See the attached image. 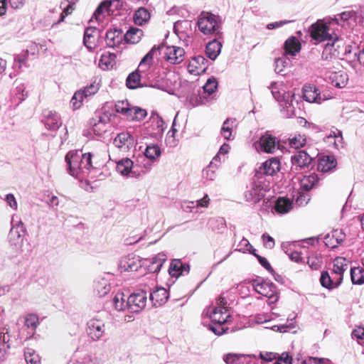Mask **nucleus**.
<instances>
[{"label":"nucleus","mask_w":364,"mask_h":364,"mask_svg":"<svg viewBox=\"0 0 364 364\" xmlns=\"http://www.w3.org/2000/svg\"><path fill=\"white\" fill-rule=\"evenodd\" d=\"M338 26V19L328 21L327 23L318 21L311 27V36L318 42L328 41L323 48L321 58L324 60H331L333 58H337L339 52L335 48L336 42L339 39L338 33H336L334 26Z\"/></svg>","instance_id":"obj_1"},{"label":"nucleus","mask_w":364,"mask_h":364,"mask_svg":"<svg viewBox=\"0 0 364 364\" xmlns=\"http://www.w3.org/2000/svg\"><path fill=\"white\" fill-rule=\"evenodd\" d=\"M92 155L82 151H69L65 156L68 173L73 177L82 180L87 177L92 168Z\"/></svg>","instance_id":"obj_2"},{"label":"nucleus","mask_w":364,"mask_h":364,"mask_svg":"<svg viewBox=\"0 0 364 364\" xmlns=\"http://www.w3.org/2000/svg\"><path fill=\"white\" fill-rule=\"evenodd\" d=\"M197 25L199 31L204 35L220 37L222 34L220 17L211 13L202 12L198 17Z\"/></svg>","instance_id":"obj_3"},{"label":"nucleus","mask_w":364,"mask_h":364,"mask_svg":"<svg viewBox=\"0 0 364 364\" xmlns=\"http://www.w3.org/2000/svg\"><path fill=\"white\" fill-rule=\"evenodd\" d=\"M301 97L296 95L291 91L283 92V99L279 102L281 106V112L286 118H291L297 117L301 113L300 100Z\"/></svg>","instance_id":"obj_4"},{"label":"nucleus","mask_w":364,"mask_h":364,"mask_svg":"<svg viewBox=\"0 0 364 364\" xmlns=\"http://www.w3.org/2000/svg\"><path fill=\"white\" fill-rule=\"evenodd\" d=\"M11 224V228L8 235L9 242L11 246L16 248L21 247L26 232V228L23 222L18 220L16 215L12 216Z\"/></svg>","instance_id":"obj_5"},{"label":"nucleus","mask_w":364,"mask_h":364,"mask_svg":"<svg viewBox=\"0 0 364 364\" xmlns=\"http://www.w3.org/2000/svg\"><path fill=\"white\" fill-rule=\"evenodd\" d=\"M147 293L144 290H137L127 298L128 310L132 313L140 312L146 304Z\"/></svg>","instance_id":"obj_6"},{"label":"nucleus","mask_w":364,"mask_h":364,"mask_svg":"<svg viewBox=\"0 0 364 364\" xmlns=\"http://www.w3.org/2000/svg\"><path fill=\"white\" fill-rule=\"evenodd\" d=\"M164 48V44L154 46L141 59L138 68L136 70L141 75H144V78L150 79V69L152 63L154 54L158 50L161 53V50Z\"/></svg>","instance_id":"obj_7"},{"label":"nucleus","mask_w":364,"mask_h":364,"mask_svg":"<svg viewBox=\"0 0 364 364\" xmlns=\"http://www.w3.org/2000/svg\"><path fill=\"white\" fill-rule=\"evenodd\" d=\"M252 285L254 289L258 294L269 299H274V301L278 300L277 289L272 282L264 280L258 282V280L256 279L253 281Z\"/></svg>","instance_id":"obj_8"},{"label":"nucleus","mask_w":364,"mask_h":364,"mask_svg":"<svg viewBox=\"0 0 364 364\" xmlns=\"http://www.w3.org/2000/svg\"><path fill=\"white\" fill-rule=\"evenodd\" d=\"M312 160V158L305 151H298L291 156V171L296 173L303 168H309Z\"/></svg>","instance_id":"obj_9"},{"label":"nucleus","mask_w":364,"mask_h":364,"mask_svg":"<svg viewBox=\"0 0 364 364\" xmlns=\"http://www.w3.org/2000/svg\"><path fill=\"white\" fill-rule=\"evenodd\" d=\"M302 97L308 102L321 104L328 98L321 95L318 88L312 84H306L302 89Z\"/></svg>","instance_id":"obj_10"},{"label":"nucleus","mask_w":364,"mask_h":364,"mask_svg":"<svg viewBox=\"0 0 364 364\" xmlns=\"http://www.w3.org/2000/svg\"><path fill=\"white\" fill-rule=\"evenodd\" d=\"M87 334L93 341H99L105 333V323L97 318L90 319L87 323Z\"/></svg>","instance_id":"obj_11"},{"label":"nucleus","mask_w":364,"mask_h":364,"mask_svg":"<svg viewBox=\"0 0 364 364\" xmlns=\"http://www.w3.org/2000/svg\"><path fill=\"white\" fill-rule=\"evenodd\" d=\"M116 169L122 176L138 177L140 175L138 166L134 165V162L128 158L122 159L118 161Z\"/></svg>","instance_id":"obj_12"},{"label":"nucleus","mask_w":364,"mask_h":364,"mask_svg":"<svg viewBox=\"0 0 364 364\" xmlns=\"http://www.w3.org/2000/svg\"><path fill=\"white\" fill-rule=\"evenodd\" d=\"M41 122L48 130L55 131L62 125L60 117L56 112L48 109L43 110Z\"/></svg>","instance_id":"obj_13"},{"label":"nucleus","mask_w":364,"mask_h":364,"mask_svg":"<svg viewBox=\"0 0 364 364\" xmlns=\"http://www.w3.org/2000/svg\"><path fill=\"white\" fill-rule=\"evenodd\" d=\"M143 264L144 262L139 256L131 254L121 259L119 267L123 271L136 272Z\"/></svg>","instance_id":"obj_14"},{"label":"nucleus","mask_w":364,"mask_h":364,"mask_svg":"<svg viewBox=\"0 0 364 364\" xmlns=\"http://www.w3.org/2000/svg\"><path fill=\"white\" fill-rule=\"evenodd\" d=\"M346 235L343 230L336 229L326 234L323 238V242L327 247L334 249L342 243Z\"/></svg>","instance_id":"obj_15"},{"label":"nucleus","mask_w":364,"mask_h":364,"mask_svg":"<svg viewBox=\"0 0 364 364\" xmlns=\"http://www.w3.org/2000/svg\"><path fill=\"white\" fill-rule=\"evenodd\" d=\"M123 40H124L123 31L120 28H110L106 33L105 42L109 48H115L119 46Z\"/></svg>","instance_id":"obj_16"},{"label":"nucleus","mask_w":364,"mask_h":364,"mask_svg":"<svg viewBox=\"0 0 364 364\" xmlns=\"http://www.w3.org/2000/svg\"><path fill=\"white\" fill-rule=\"evenodd\" d=\"M184 49L176 46H167L164 52L166 60L172 64H179L183 60Z\"/></svg>","instance_id":"obj_17"},{"label":"nucleus","mask_w":364,"mask_h":364,"mask_svg":"<svg viewBox=\"0 0 364 364\" xmlns=\"http://www.w3.org/2000/svg\"><path fill=\"white\" fill-rule=\"evenodd\" d=\"M279 144V141L272 134L266 133L259 140V146L261 151L273 153Z\"/></svg>","instance_id":"obj_18"},{"label":"nucleus","mask_w":364,"mask_h":364,"mask_svg":"<svg viewBox=\"0 0 364 364\" xmlns=\"http://www.w3.org/2000/svg\"><path fill=\"white\" fill-rule=\"evenodd\" d=\"M166 259V255L164 252H160L151 259H145L143 262L149 263L147 269L149 272L157 273L160 271Z\"/></svg>","instance_id":"obj_19"},{"label":"nucleus","mask_w":364,"mask_h":364,"mask_svg":"<svg viewBox=\"0 0 364 364\" xmlns=\"http://www.w3.org/2000/svg\"><path fill=\"white\" fill-rule=\"evenodd\" d=\"M264 196L265 190L257 184H252L245 193L246 200L254 203H259L264 198Z\"/></svg>","instance_id":"obj_20"},{"label":"nucleus","mask_w":364,"mask_h":364,"mask_svg":"<svg viewBox=\"0 0 364 364\" xmlns=\"http://www.w3.org/2000/svg\"><path fill=\"white\" fill-rule=\"evenodd\" d=\"M190 266L188 264L183 263L181 259H174L171 261L168 273L171 277H178L181 275L188 274Z\"/></svg>","instance_id":"obj_21"},{"label":"nucleus","mask_w":364,"mask_h":364,"mask_svg":"<svg viewBox=\"0 0 364 364\" xmlns=\"http://www.w3.org/2000/svg\"><path fill=\"white\" fill-rule=\"evenodd\" d=\"M328 82L334 87L343 88L346 86L348 75L343 71L330 72L328 76Z\"/></svg>","instance_id":"obj_22"},{"label":"nucleus","mask_w":364,"mask_h":364,"mask_svg":"<svg viewBox=\"0 0 364 364\" xmlns=\"http://www.w3.org/2000/svg\"><path fill=\"white\" fill-rule=\"evenodd\" d=\"M280 170V161L277 158H272L264 161L259 168V172L268 175L273 176L275 173Z\"/></svg>","instance_id":"obj_23"},{"label":"nucleus","mask_w":364,"mask_h":364,"mask_svg":"<svg viewBox=\"0 0 364 364\" xmlns=\"http://www.w3.org/2000/svg\"><path fill=\"white\" fill-rule=\"evenodd\" d=\"M39 325L38 316L35 314H28L25 316L24 326L27 329L26 340L32 338Z\"/></svg>","instance_id":"obj_24"},{"label":"nucleus","mask_w":364,"mask_h":364,"mask_svg":"<svg viewBox=\"0 0 364 364\" xmlns=\"http://www.w3.org/2000/svg\"><path fill=\"white\" fill-rule=\"evenodd\" d=\"M169 294L164 287L156 288L154 291L150 292L149 299L153 306H157L164 304L168 299Z\"/></svg>","instance_id":"obj_25"},{"label":"nucleus","mask_w":364,"mask_h":364,"mask_svg":"<svg viewBox=\"0 0 364 364\" xmlns=\"http://www.w3.org/2000/svg\"><path fill=\"white\" fill-rule=\"evenodd\" d=\"M254 355L229 353L223 356L226 364H247Z\"/></svg>","instance_id":"obj_26"},{"label":"nucleus","mask_w":364,"mask_h":364,"mask_svg":"<svg viewBox=\"0 0 364 364\" xmlns=\"http://www.w3.org/2000/svg\"><path fill=\"white\" fill-rule=\"evenodd\" d=\"M134 143V139L129 132H122L117 135L114 144L118 148L129 149Z\"/></svg>","instance_id":"obj_27"},{"label":"nucleus","mask_w":364,"mask_h":364,"mask_svg":"<svg viewBox=\"0 0 364 364\" xmlns=\"http://www.w3.org/2000/svg\"><path fill=\"white\" fill-rule=\"evenodd\" d=\"M207 314L211 319L212 322L224 324L227 322L230 314L227 311H222L220 307H213L208 310Z\"/></svg>","instance_id":"obj_28"},{"label":"nucleus","mask_w":364,"mask_h":364,"mask_svg":"<svg viewBox=\"0 0 364 364\" xmlns=\"http://www.w3.org/2000/svg\"><path fill=\"white\" fill-rule=\"evenodd\" d=\"M284 53L286 55L294 56L301 50V43L295 36H291L286 40L284 44Z\"/></svg>","instance_id":"obj_29"},{"label":"nucleus","mask_w":364,"mask_h":364,"mask_svg":"<svg viewBox=\"0 0 364 364\" xmlns=\"http://www.w3.org/2000/svg\"><path fill=\"white\" fill-rule=\"evenodd\" d=\"M336 159L331 156H323L318 159L317 169L318 171L330 172L336 166Z\"/></svg>","instance_id":"obj_30"},{"label":"nucleus","mask_w":364,"mask_h":364,"mask_svg":"<svg viewBox=\"0 0 364 364\" xmlns=\"http://www.w3.org/2000/svg\"><path fill=\"white\" fill-rule=\"evenodd\" d=\"M100 31L95 27H88L85 29L83 37V43L87 49L93 50L96 47L95 36L99 33Z\"/></svg>","instance_id":"obj_31"},{"label":"nucleus","mask_w":364,"mask_h":364,"mask_svg":"<svg viewBox=\"0 0 364 364\" xmlns=\"http://www.w3.org/2000/svg\"><path fill=\"white\" fill-rule=\"evenodd\" d=\"M292 201L284 197H279L275 201L274 210L279 214H286L292 208Z\"/></svg>","instance_id":"obj_32"},{"label":"nucleus","mask_w":364,"mask_h":364,"mask_svg":"<svg viewBox=\"0 0 364 364\" xmlns=\"http://www.w3.org/2000/svg\"><path fill=\"white\" fill-rule=\"evenodd\" d=\"M222 44L216 38L209 41L205 48L206 55L212 60H215L220 53Z\"/></svg>","instance_id":"obj_33"},{"label":"nucleus","mask_w":364,"mask_h":364,"mask_svg":"<svg viewBox=\"0 0 364 364\" xmlns=\"http://www.w3.org/2000/svg\"><path fill=\"white\" fill-rule=\"evenodd\" d=\"M116 54L109 52H105L100 57L99 66L102 70L112 69L116 64Z\"/></svg>","instance_id":"obj_34"},{"label":"nucleus","mask_w":364,"mask_h":364,"mask_svg":"<svg viewBox=\"0 0 364 364\" xmlns=\"http://www.w3.org/2000/svg\"><path fill=\"white\" fill-rule=\"evenodd\" d=\"M143 79L144 75L135 70L128 75L126 80V85L129 89H136L144 85L146 86V83H141Z\"/></svg>","instance_id":"obj_35"},{"label":"nucleus","mask_w":364,"mask_h":364,"mask_svg":"<svg viewBox=\"0 0 364 364\" xmlns=\"http://www.w3.org/2000/svg\"><path fill=\"white\" fill-rule=\"evenodd\" d=\"M9 341L10 336L8 333V330L4 328L0 331V361L5 359V354L10 348Z\"/></svg>","instance_id":"obj_36"},{"label":"nucleus","mask_w":364,"mask_h":364,"mask_svg":"<svg viewBox=\"0 0 364 364\" xmlns=\"http://www.w3.org/2000/svg\"><path fill=\"white\" fill-rule=\"evenodd\" d=\"M143 33L144 32L141 29L131 27L124 35V41L129 43H137L141 40Z\"/></svg>","instance_id":"obj_37"},{"label":"nucleus","mask_w":364,"mask_h":364,"mask_svg":"<svg viewBox=\"0 0 364 364\" xmlns=\"http://www.w3.org/2000/svg\"><path fill=\"white\" fill-rule=\"evenodd\" d=\"M318 183V177L316 174L312 173L305 176L300 181V187L302 191L308 193L309 191L314 188Z\"/></svg>","instance_id":"obj_38"},{"label":"nucleus","mask_w":364,"mask_h":364,"mask_svg":"<svg viewBox=\"0 0 364 364\" xmlns=\"http://www.w3.org/2000/svg\"><path fill=\"white\" fill-rule=\"evenodd\" d=\"M114 3L117 4L116 8L122 6L120 4V0H104L97 7L92 18H95L97 21L103 12L107 11Z\"/></svg>","instance_id":"obj_39"},{"label":"nucleus","mask_w":364,"mask_h":364,"mask_svg":"<svg viewBox=\"0 0 364 364\" xmlns=\"http://www.w3.org/2000/svg\"><path fill=\"white\" fill-rule=\"evenodd\" d=\"M193 67L199 73L200 72H205L208 67V61L203 55H197L192 58L189 63V68Z\"/></svg>","instance_id":"obj_40"},{"label":"nucleus","mask_w":364,"mask_h":364,"mask_svg":"<svg viewBox=\"0 0 364 364\" xmlns=\"http://www.w3.org/2000/svg\"><path fill=\"white\" fill-rule=\"evenodd\" d=\"M147 115L146 109L139 107H129L127 118L131 121H142Z\"/></svg>","instance_id":"obj_41"},{"label":"nucleus","mask_w":364,"mask_h":364,"mask_svg":"<svg viewBox=\"0 0 364 364\" xmlns=\"http://www.w3.org/2000/svg\"><path fill=\"white\" fill-rule=\"evenodd\" d=\"M235 122V119L228 118L223 124V126L220 129V134L226 140L233 139L232 134V127Z\"/></svg>","instance_id":"obj_42"},{"label":"nucleus","mask_w":364,"mask_h":364,"mask_svg":"<svg viewBox=\"0 0 364 364\" xmlns=\"http://www.w3.org/2000/svg\"><path fill=\"white\" fill-rule=\"evenodd\" d=\"M92 132L97 136H101L106 132V122L101 117L98 119H92L90 122Z\"/></svg>","instance_id":"obj_43"},{"label":"nucleus","mask_w":364,"mask_h":364,"mask_svg":"<svg viewBox=\"0 0 364 364\" xmlns=\"http://www.w3.org/2000/svg\"><path fill=\"white\" fill-rule=\"evenodd\" d=\"M111 289V286L105 279H101L95 282V290L100 296L107 295Z\"/></svg>","instance_id":"obj_44"},{"label":"nucleus","mask_w":364,"mask_h":364,"mask_svg":"<svg viewBox=\"0 0 364 364\" xmlns=\"http://www.w3.org/2000/svg\"><path fill=\"white\" fill-rule=\"evenodd\" d=\"M350 277L353 284H364V268L353 267L350 269Z\"/></svg>","instance_id":"obj_45"},{"label":"nucleus","mask_w":364,"mask_h":364,"mask_svg":"<svg viewBox=\"0 0 364 364\" xmlns=\"http://www.w3.org/2000/svg\"><path fill=\"white\" fill-rule=\"evenodd\" d=\"M113 306L117 311L128 310V305H127V299L123 293L119 292L115 294L112 300Z\"/></svg>","instance_id":"obj_46"},{"label":"nucleus","mask_w":364,"mask_h":364,"mask_svg":"<svg viewBox=\"0 0 364 364\" xmlns=\"http://www.w3.org/2000/svg\"><path fill=\"white\" fill-rule=\"evenodd\" d=\"M24 358L27 364H41V358L33 348H25Z\"/></svg>","instance_id":"obj_47"},{"label":"nucleus","mask_w":364,"mask_h":364,"mask_svg":"<svg viewBox=\"0 0 364 364\" xmlns=\"http://www.w3.org/2000/svg\"><path fill=\"white\" fill-rule=\"evenodd\" d=\"M150 18V14L145 8H139L135 11L134 20L136 24L142 25Z\"/></svg>","instance_id":"obj_48"},{"label":"nucleus","mask_w":364,"mask_h":364,"mask_svg":"<svg viewBox=\"0 0 364 364\" xmlns=\"http://www.w3.org/2000/svg\"><path fill=\"white\" fill-rule=\"evenodd\" d=\"M208 224L213 231L223 232L226 228V222L223 218H211Z\"/></svg>","instance_id":"obj_49"},{"label":"nucleus","mask_w":364,"mask_h":364,"mask_svg":"<svg viewBox=\"0 0 364 364\" xmlns=\"http://www.w3.org/2000/svg\"><path fill=\"white\" fill-rule=\"evenodd\" d=\"M161 154L160 147L156 144H149L146 146L144 155L147 159L155 160Z\"/></svg>","instance_id":"obj_50"},{"label":"nucleus","mask_w":364,"mask_h":364,"mask_svg":"<svg viewBox=\"0 0 364 364\" xmlns=\"http://www.w3.org/2000/svg\"><path fill=\"white\" fill-rule=\"evenodd\" d=\"M348 264L346 263V259L343 257H336L333 262V272L338 275H343L346 270Z\"/></svg>","instance_id":"obj_51"},{"label":"nucleus","mask_w":364,"mask_h":364,"mask_svg":"<svg viewBox=\"0 0 364 364\" xmlns=\"http://www.w3.org/2000/svg\"><path fill=\"white\" fill-rule=\"evenodd\" d=\"M28 58V50H23L21 53L14 56V62L18 63V69H21L23 66L28 67L27 64Z\"/></svg>","instance_id":"obj_52"},{"label":"nucleus","mask_w":364,"mask_h":364,"mask_svg":"<svg viewBox=\"0 0 364 364\" xmlns=\"http://www.w3.org/2000/svg\"><path fill=\"white\" fill-rule=\"evenodd\" d=\"M354 16H355L354 11H343V12L341 13L340 14L337 15L336 16H335V18H333V19H336V18L338 19V26L336 25L334 26V28H336V33H338V32L340 31L339 20H341L344 22L346 21H348L350 18L353 17ZM331 20H333V18H331L330 21H331Z\"/></svg>","instance_id":"obj_53"},{"label":"nucleus","mask_w":364,"mask_h":364,"mask_svg":"<svg viewBox=\"0 0 364 364\" xmlns=\"http://www.w3.org/2000/svg\"><path fill=\"white\" fill-rule=\"evenodd\" d=\"M320 282L323 287L331 289H333V282L326 271H323L320 277Z\"/></svg>","instance_id":"obj_54"},{"label":"nucleus","mask_w":364,"mask_h":364,"mask_svg":"<svg viewBox=\"0 0 364 364\" xmlns=\"http://www.w3.org/2000/svg\"><path fill=\"white\" fill-rule=\"evenodd\" d=\"M269 89L271 90L272 96L277 101L280 102L283 99V92L286 91L279 88L278 82H272L269 87Z\"/></svg>","instance_id":"obj_55"},{"label":"nucleus","mask_w":364,"mask_h":364,"mask_svg":"<svg viewBox=\"0 0 364 364\" xmlns=\"http://www.w3.org/2000/svg\"><path fill=\"white\" fill-rule=\"evenodd\" d=\"M151 123L154 125L153 130L154 131V134H159L163 132L164 129V122L161 117L159 115L156 117H153L151 118Z\"/></svg>","instance_id":"obj_56"},{"label":"nucleus","mask_w":364,"mask_h":364,"mask_svg":"<svg viewBox=\"0 0 364 364\" xmlns=\"http://www.w3.org/2000/svg\"><path fill=\"white\" fill-rule=\"evenodd\" d=\"M208 330L213 332L216 336H221L223 333H226L228 330V328H225L223 324L218 323L215 322H212L208 325Z\"/></svg>","instance_id":"obj_57"},{"label":"nucleus","mask_w":364,"mask_h":364,"mask_svg":"<svg viewBox=\"0 0 364 364\" xmlns=\"http://www.w3.org/2000/svg\"><path fill=\"white\" fill-rule=\"evenodd\" d=\"M218 87V81L214 77L209 78L203 87L205 92L212 95Z\"/></svg>","instance_id":"obj_58"},{"label":"nucleus","mask_w":364,"mask_h":364,"mask_svg":"<svg viewBox=\"0 0 364 364\" xmlns=\"http://www.w3.org/2000/svg\"><path fill=\"white\" fill-rule=\"evenodd\" d=\"M310 200V195L307 192H298L295 199V203L299 206L306 205Z\"/></svg>","instance_id":"obj_59"},{"label":"nucleus","mask_w":364,"mask_h":364,"mask_svg":"<svg viewBox=\"0 0 364 364\" xmlns=\"http://www.w3.org/2000/svg\"><path fill=\"white\" fill-rule=\"evenodd\" d=\"M130 106L131 105H129L127 100L119 101L115 104V112L124 114V116L127 117Z\"/></svg>","instance_id":"obj_60"},{"label":"nucleus","mask_w":364,"mask_h":364,"mask_svg":"<svg viewBox=\"0 0 364 364\" xmlns=\"http://www.w3.org/2000/svg\"><path fill=\"white\" fill-rule=\"evenodd\" d=\"M85 98V93L78 90L75 92L70 102L72 103L74 109H78L81 106V103Z\"/></svg>","instance_id":"obj_61"},{"label":"nucleus","mask_w":364,"mask_h":364,"mask_svg":"<svg viewBox=\"0 0 364 364\" xmlns=\"http://www.w3.org/2000/svg\"><path fill=\"white\" fill-rule=\"evenodd\" d=\"M328 139H334V144L336 147L342 146L343 144V135L342 132L336 129L334 131H331L330 134L327 136Z\"/></svg>","instance_id":"obj_62"},{"label":"nucleus","mask_w":364,"mask_h":364,"mask_svg":"<svg viewBox=\"0 0 364 364\" xmlns=\"http://www.w3.org/2000/svg\"><path fill=\"white\" fill-rule=\"evenodd\" d=\"M74 364H100V363L96 357L87 354Z\"/></svg>","instance_id":"obj_63"},{"label":"nucleus","mask_w":364,"mask_h":364,"mask_svg":"<svg viewBox=\"0 0 364 364\" xmlns=\"http://www.w3.org/2000/svg\"><path fill=\"white\" fill-rule=\"evenodd\" d=\"M277 360L274 364H291L292 358L287 352L282 353L277 355Z\"/></svg>","instance_id":"obj_64"}]
</instances>
